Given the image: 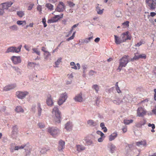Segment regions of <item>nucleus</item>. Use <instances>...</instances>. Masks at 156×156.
I'll use <instances>...</instances> for the list:
<instances>
[{"instance_id": "nucleus-34", "label": "nucleus", "mask_w": 156, "mask_h": 156, "mask_svg": "<svg viewBox=\"0 0 156 156\" xmlns=\"http://www.w3.org/2000/svg\"><path fill=\"white\" fill-rule=\"evenodd\" d=\"M61 59H62V58H59L55 62V67H58V65L60 64V63L61 62Z\"/></svg>"}, {"instance_id": "nucleus-22", "label": "nucleus", "mask_w": 156, "mask_h": 156, "mask_svg": "<svg viewBox=\"0 0 156 156\" xmlns=\"http://www.w3.org/2000/svg\"><path fill=\"white\" fill-rule=\"evenodd\" d=\"M15 110L17 113L23 112H24L23 109L20 106L16 107Z\"/></svg>"}, {"instance_id": "nucleus-5", "label": "nucleus", "mask_w": 156, "mask_h": 156, "mask_svg": "<svg viewBox=\"0 0 156 156\" xmlns=\"http://www.w3.org/2000/svg\"><path fill=\"white\" fill-rule=\"evenodd\" d=\"M147 112L146 110L141 107H139L137 110V116L143 117L146 115Z\"/></svg>"}, {"instance_id": "nucleus-61", "label": "nucleus", "mask_w": 156, "mask_h": 156, "mask_svg": "<svg viewBox=\"0 0 156 156\" xmlns=\"http://www.w3.org/2000/svg\"><path fill=\"white\" fill-rule=\"evenodd\" d=\"M156 15V13L154 12H151L150 16L152 17H153Z\"/></svg>"}, {"instance_id": "nucleus-12", "label": "nucleus", "mask_w": 156, "mask_h": 156, "mask_svg": "<svg viewBox=\"0 0 156 156\" xmlns=\"http://www.w3.org/2000/svg\"><path fill=\"white\" fill-rule=\"evenodd\" d=\"M11 60L14 64H17L21 62V59L19 56H13L11 57Z\"/></svg>"}, {"instance_id": "nucleus-1", "label": "nucleus", "mask_w": 156, "mask_h": 156, "mask_svg": "<svg viewBox=\"0 0 156 156\" xmlns=\"http://www.w3.org/2000/svg\"><path fill=\"white\" fill-rule=\"evenodd\" d=\"M53 117L54 120L55 122L57 123H59L60 122V119H61V114L60 112L59 111L58 108L56 107H54L52 109Z\"/></svg>"}, {"instance_id": "nucleus-42", "label": "nucleus", "mask_w": 156, "mask_h": 156, "mask_svg": "<svg viewBox=\"0 0 156 156\" xmlns=\"http://www.w3.org/2000/svg\"><path fill=\"white\" fill-rule=\"evenodd\" d=\"M75 33L76 32H74L72 34V36L69 37V38H67V39H66V41H69L70 40L73 39H74V37H75Z\"/></svg>"}, {"instance_id": "nucleus-35", "label": "nucleus", "mask_w": 156, "mask_h": 156, "mask_svg": "<svg viewBox=\"0 0 156 156\" xmlns=\"http://www.w3.org/2000/svg\"><path fill=\"white\" fill-rule=\"evenodd\" d=\"M109 150L111 151V153H113L115 151V147L114 145L112 144H111V145H109Z\"/></svg>"}, {"instance_id": "nucleus-31", "label": "nucleus", "mask_w": 156, "mask_h": 156, "mask_svg": "<svg viewBox=\"0 0 156 156\" xmlns=\"http://www.w3.org/2000/svg\"><path fill=\"white\" fill-rule=\"evenodd\" d=\"M133 119H130V120H127V119H124V123L125 125H128L130 123H132L133 122Z\"/></svg>"}, {"instance_id": "nucleus-51", "label": "nucleus", "mask_w": 156, "mask_h": 156, "mask_svg": "<svg viewBox=\"0 0 156 156\" xmlns=\"http://www.w3.org/2000/svg\"><path fill=\"white\" fill-rule=\"evenodd\" d=\"M138 56H139V58H141L145 59L146 57V55L144 54H142L140 55H138Z\"/></svg>"}, {"instance_id": "nucleus-43", "label": "nucleus", "mask_w": 156, "mask_h": 156, "mask_svg": "<svg viewBox=\"0 0 156 156\" xmlns=\"http://www.w3.org/2000/svg\"><path fill=\"white\" fill-rule=\"evenodd\" d=\"M140 58L139 57V56L138 55H136V54H135L134 57H133V58L131 59H130V61H133L134 60H136Z\"/></svg>"}, {"instance_id": "nucleus-9", "label": "nucleus", "mask_w": 156, "mask_h": 156, "mask_svg": "<svg viewBox=\"0 0 156 156\" xmlns=\"http://www.w3.org/2000/svg\"><path fill=\"white\" fill-rule=\"evenodd\" d=\"M121 39L123 40V41L131 39L130 35L129 34L128 31L122 34L121 36Z\"/></svg>"}, {"instance_id": "nucleus-45", "label": "nucleus", "mask_w": 156, "mask_h": 156, "mask_svg": "<svg viewBox=\"0 0 156 156\" xmlns=\"http://www.w3.org/2000/svg\"><path fill=\"white\" fill-rule=\"evenodd\" d=\"M63 14H61L60 15H55V18H56L58 20V21L60 19L62 18V17H63Z\"/></svg>"}, {"instance_id": "nucleus-8", "label": "nucleus", "mask_w": 156, "mask_h": 156, "mask_svg": "<svg viewBox=\"0 0 156 156\" xmlns=\"http://www.w3.org/2000/svg\"><path fill=\"white\" fill-rule=\"evenodd\" d=\"M65 9L64 4L62 2H59L55 9V11L58 12H62Z\"/></svg>"}, {"instance_id": "nucleus-16", "label": "nucleus", "mask_w": 156, "mask_h": 156, "mask_svg": "<svg viewBox=\"0 0 156 156\" xmlns=\"http://www.w3.org/2000/svg\"><path fill=\"white\" fill-rule=\"evenodd\" d=\"M16 87V85L15 84L7 86L3 88V90L4 91H8L10 90L13 89L15 87Z\"/></svg>"}, {"instance_id": "nucleus-37", "label": "nucleus", "mask_w": 156, "mask_h": 156, "mask_svg": "<svg viewBox=\"0 0 156 156\" xmlns=\"http://www.w3.org/2000/svg\"><path fill=\"white\" fill-rule=\"evenodd\" d=\"M37 109H38V115L40 116L41 112V105L40 103H37Z\"/></svg>"}, {"instance_id": "nucleus-53", "label": "nucleus", "mask_w": 156, "mask_h": 156, "mask_svg": "<svg viewBox=\"0 0 156 156\" xmlns=\"http://www.w3.org/2000/svg\"><path fill=\"white\" fill-rule=\"evenodd\" d=\"M95 73H96V72L93 70H91L90 71V72H89V75L90 76H92Z\"/></svg>"}, {"instance_id": "nucleus-2", "label": "nucleus", "mask_w": 156, "mask_h": 156, "mask_svg": "<svg viewBox=\"0 0 156 156\" xmlns=\"http://www.w3.org/2000/svg\"><path fill=\"white\" fill-rule=\"evenodd\" d=\"M129 56L128 55H125L120 59L119 65L118 66L117 71L118 72L121 71V69L123 67H126V65L129 62Z\"/></svg>"}, {"instance_id": "nucleus-20", "label": "nucleus", "mask_w": 156, "mask_h": 156, "mask_svg": "<svg viewBox=\"0 0 156 156\" xmlns=\"http://www.w3.org/2000/svg\"><path fill=\"white\" fill-rule=\"evenodd\" d=\"M72 124L70 122H67L65 125V129L67 131H70L71 130Z\"/></svg>"}, {"instance_id": "nucleus-47", "label": "nucleus", "mask_w": 156, "mask_h": 156, "mask_svg": "<svg viewBox=\"0 0 156 156\" xmlns=\"http://www.w3.org/2000/svg\"><path fill=\"white\" fill-rule=\"evenodd\" d=\"M44 53H45L44 54V59H47L48 57H49V56H50V53H49V52H45Z\"/></svg>"}, {"instance_id": "nucleus-62", "label": "nucleus", "mask_w": 156, "mask_h": 156, "mask_svg": "<svg viewBox=\"0 0 156 156\" xmlns=\"http://www.w3.org/2000/svg\"><path fill=\"white\" fill-rule=\"evenodd\" d=\"M79 25V23L75 24L73 26H72V29H73L74 28H76V27H77Z\"/></svg>"}, {"instance_id": "nucleus-23", "label": "nucleus", "mask_w": 156, "mask_h": 156, "mask_svg": "<svg viewBox=\"0 0 156 156\" xmlns=\"http://www.w3.org/2000/svg\"><path fill=\"white\" fill-rule=\"evenodd\" d=\"M49 149L48 147H43L41 150V154H46V152L49 151Z\"/></svg>"}, {"instance_id": "nucleus-63", "label": "nucleus", "mask_w": 156, "mask_h": 156, "mask_svg": "<svg viewBox=\"0 0 156 156\" xmlns=\"http://www.w3.org/2000/svg\"><path fill=\"white\" fill-rule=\"evenodd\" d=\"M152 112H153V113L155 115H156V106L155 107V108H154V109L152 110Z\"/></svg>"}, {"instance_id": "nucleus-58", "label": "nucleus", "mask_w": 156, "mask_h": 156, "mask_svg": "<svg viewBox=\"0 0 156 156\" xmlns=\"http://www.w3.org/2000/svg\"><path fill=\"white\" fill-rule=\"evenodd\" d=\"M122 131H123V133H125L127 131V128L126 127H124L122 129Z\"/></svg>"}, {"instance_id": "nucleus-7", "label": "nucleus", "mask_w": 156, "mask_h": 156, "mask_svg": "<svg viewBox=\"0 0 156 156\" xmlns=\"http://www.w3.org/2000/svg\"><path fill=\"white\" fill-rule=\"evenodd\" d=\"M146 2L150 10H154L156 8V5L153 3V0H146Z\"/></svg>"}, {"instance_id": "nucleus-60", "label": "nucleus", "mask_w": 156, "mask_h": 156, "mask_svg": "<svg viewBox=\"0 0 156 156\" xmlns=\"http://www.w3.org/2000/svg\"><path fill=\"white\" fill-rule=\"evenodd\" d=\"M41 51H44V52H48V51H47L46 50L45 48L44 47H42V48H41Z\"/></svg>"}, {"instance_id": "nucleus-6", "label": "nucleus", "mask_w": 156, "mask_h": 156, "mask_svg": "<svg viewBox=\"0 0 156 156\" xmlns=\"http://www.w3.org/2000/svg\"><path fill=\"white\" fill-rule=\"evenodd\" d=\"M48 132L50 133L51 135L54 137L58 134L59 133L58 129L53 127H49L48 128Z\"/></svg>"}, {"instance_id": "nucleus-3", "label": "nucleus", "mask_w": 156, "mask_h": 156, "mask_svg": "<svg viewBox=\"0 0 156 156\" xmlns=\"http://www.w3.org/2000/svg\"><path fill=\"white\" fill-rule=\"evenodd\" d=\"M21 45H20L18 48L16 47H10L7 50L6 53L13 52L18 53L20 51Z\"/></svg>"}, {"instance_id": "nucleus-48", "label": "nucleus", "mask_w": 156, "mask_h": 156, "mask_svg": "<svg viewBox=\"0 0 156 156\" xmlns=\"http://www.w3.org/2000/svg\"><path fill=\"white\" fill-rule=\"evenodd\" d=\"M129 22L128 21H126V22L123 23H122V25L123 26V27H125L124 28H126V27H128L129 26Z\"/></svg>"}, {"instance_id": "nucleus-15", "label": "nucleus", "mask_w": 156, "mask_h": 156, "mask_svg": "<svg viewBox=\"0 0 156 156\" xmlns=\"http://www.w3.org/2000/svg\"><path fill=\"white\" fill-rule=\"evenodd\" d=\"M114 39H115V42L117 44H119L122 42H125L126 41H123L121 38L120 39L117 36L114 35Z\"/></svg>"}, {"instance_id": "nucleus-28", "label": "nucleus", "mask_w": 156, "mask_h": 156, "mask_svg": "<svg viewBox=\"0 0 156 156\" xmlns=\"http://www.w3.org/2000/svg\"><path fill=\"white\" fill-rule=\"evenodd\" d=\"M57 21H58V20L56 18H55V16H54L52 18V19L48 20L47 22L48 23H53L54 22H56Z\"/></svg>"}, {"instance_id": "nucleus-44", "label": "nucleus", "mask_w": 156, "mask_h": 156, "mask_svg": "<svg viewBox=\"0 0 156 156\" xmlns=\"http://www.w3.org/2000/svg\"><path fill=\"white\" fill-rule=\"evenodd\" d=\"M28 66L30 67L34 68L35 67V66H36V64L33 62H30L28 63Z\"/></svg>"}, {"instance_id": "nucleus-30", "label": "nucleus", "mask_w": 156, "mask_h": 156, "mask_svg": "<svg viewBox=\"0 0 156 156\" xmlns=\"http://www.w3.org/2000/svg\"><path fill=\"white\" fill-rule=\"evenodd\" d=\"M33 53H35L38 55H40V51L37 48H32Z\"/></svg>"}, {"instance_id": "nucleus-21", "label": "nucleus", "mask_w": 156, "mask_h": 156, "mask_svg": "<svg viewBox=\"0 0 156 156\" xmlns=\"http://www.w3.org/2000/svg\"><path fill=\"white\" fill-rule=\"evenodd\" d=\"M117 136V134L116 133H114L109 136V140L112 141L114 140Z\"/></svg>"}, {"instance_id": "nucleus-57", "label": "nucleus", "mask_w": 156, "mask_h": 156, "mask_svg": "<svg viewBox=\"0 0 156 156\" xmlns=\"http://www.w3.org/2000/svg\"><path fill=\"white\" fill-rule=\"evenodd\" d=\"M154 99L156 101V89H154Z\"/></svg>"}, {"instance_id": "nucleus-11", "label": "nucleus", "mask_w": 156, "mask_h": 156, "mask_svg": "<svg viewBox=\"0 0 156 156\" xmlns=\"http://www.w3.org/2000/svg\"><path fill=\"white\" fill-rule=\"evenodd\" d=\"M28 94V92H20L18 91L16 92V95L17 97L21 99H23Z\"/></svg>"}, {"instance_id": "nucleus-25", "label": "nucleus", "mask_w": 156, "mask_h": 156, "mask_svg": "<svg viewBox=\"0 0 156 156\" xmlns=\"http://www.w3.org/2000/svg\"><path fill=\"white\" fill-rule=\"evenodd\" d=\"M100 8L99 7V5L98 4L96 7V11L98 14H101L103 12V9L101 10L100 9Z\"/></svg>"}, {"instance_id": "nucleus-27", "label": "nucleus", "mask_w": 156, "mask_h": 156, "mask_svg": "<svg viewBox=\"0 0 156 156\" xmlns=\"http://www.w3.org/2000/svg\"><path fill=\"white\" fill-rule=\"evenodd\" d=\"M17 134V128L16 126H15L13 127V130H12V135H16Z\"/></svg>"}, {"instance_id": "nucleus-64", "label": "nucleus", "mask_w": 156, "mask_h": 156, "mask_svg": "<svg viewBox=\"0 0 156 156\" xmlns=\"http://www.w3.org/2000/svg\"><path fill=\"white\" fill-rule=\"evenodd\" d=\"M10 28L11 29H16L17 28L16 26V25H14L11 27Z\"/></svg>"}, {"instance_id": "nucleus-32", "label": "nucleus", "mask_w": 156, "mask_h": 156, "mask_svg": "<svg viewBox=\"0 0 156 156\" xmlns=\"http://www.w3.org/2000/svg\"><path fill=\"white\" fill-rule=\"evenodd\" d=\"M85 142H86V144H87L88 145H90L93 144L92 141L88 138H86L85 139Z\"/></svg>"}, {"instance_id": "nucleus-39", "label": "nucleus", "mask_w": 156, "mask_h": 156, "mask_svg": "<svg viewBox=\"0 0 156 156\" xmlns=\"http://www.w3.org/2000/svg\"><path fill=\"white\" fill-rule=\"evenodd\" d=\"M17 23L19 25H25L26 24V22L25 21L18 20L17 21Z\"/></svg>"}, {"instance_id": "nucleus-18", "label": "nucleus", "mask_w": 156, "mask_h": 156, "mask_svg": "<svg viewBox=\"0 0 156 156\" xmlns=\"http://www.w3.org/2000/svg\"><path fill=\"white\" fill-rule=\"evenodd\" d=\"M65 143L63 141L61 140L58 143V150L61 151L64 148V144Z\"/></svg>"}, {"instance_id": "nucleus-33", "label": "nucleus", "mask_w": 156, "mask_h": 156, "mask_svg": "<svg viewBox=\"0 0 156 156\" xmlns=\"http://www.w3.org/2000/svg\"><path fill=\"white\" fill-rule=\"evenodd\" d=\"M148 127H151L152 129H151V132L152 133H154L155 132V131L154 130V129H155V125L154 124H151V123H149L148 124Z\"/></svg>"}, {"instance_id": "nucleus-59", "label": "nucleus", "mask_w": 156, "mask_h": 156, "mask_svg": "<svg viewBox=\"0 0 156 156\" xmlns=\"http://www.w3.org/2000/svg\"><path fill=\"white\" fill-rule=\"evenodd\" d=\"M67 76H68V78H72L73 77V74L72 73L71 74L67 75Z\"/></svg>"}, {"instance_id": "nucleus-49", "label": "nucleus", "mask_w": 156, "mask_h": 156, "mask_svg": "<svg viewBox=\"0 0 156 156\" xmlns=\"http://www.w3.org/2000/svg\"><path fill=\"white\" fill-rule=\"evenodd\" d=\"M38 126H39V127L40 129L44 128L45 127L44 124L42 122L39 123L38 124Z\"/></svg>"}, {"instance_id": "nucleus-56", "label": "nucleus", "mask_w": 156, "mask_h": 156, "mask_svg": "<svg viewBox=\"0 0 156 156\" xmlns=\"http://www.w3.org/2000/svg\"><path fill=\"white\" fill-rule=\"evenodd\" d=\"M4 12V10L2 8H0V15H2Z\"/></svg>"}, {"instance_id": "nucleus-29", "label": "nucleus", "mask_w": 156, "mask_h": 156, "mask_svg": "<svg viewBox=\"0 0 156 156\" xmlns=\"http://www.w3.org/2000/svg\"><path fill=\"white\" fill-rule=\"evenodd\" d=\"M17 14L19 17H22L25 15L24 12L22 11H20L17 12Z\"/></svg>"}, {"instance_id": "nucleus-36", "label": "nucleus", "mask_w": 156, "mask_h": 156, "mask_svg": "<svg viewBox=\"0 0 156 156\" xmlns=\"http://www.w3.org/2000/svg\"><path fill=\"white\" fill-rule=\"evenodd\" d=\"M77 66H76V65L75 66H72V67H71V68L72 69H80V64H79V63H77Z\"/></svg>"}, {"instance_id": "nucleus-41", "label": "nucleus", "mask_w": 156, "mask_h": 156, "mask_svg": "<svg viewBox=\"0 0 156 156\" xmlns=\"http://www.w3.org/2000/svg\"><path fill=\"white\" fill-rule=\"evenodd\" d=\"M93 37L91 36L90 37H88V38H87L85 39L84 40V41H83V42H85V43H88L90 41V40H91V39H92Z\"/></svg>"}, {"instance_id": "nucleus-14", "label": "nucleus", "mask_w": 156, "mask_h": 156, "mask_svg": "<svg viewBox=\"0 0 156 156\" xmlns=\"http://www.w3.org/2000/svg\"><path fill=\"white\" fill-rule=\"evenodd\" d=\"M146 121L144 119H142L140 121L135 123V126L137 128L142 127V126L146 124Z\"/></svg>"}, {"instance_id": "nucleus-55", "label": "nucleus", "mask_w": 156, "mask_h": 156, "mask_svg": "<svg viewBox=\"0 0 156 156\" xmlns=\"http://www.w3.org/2000/svg\"><path fill=\"white\" fill-rule=\"evenodd\" d=\"M105 137V136H101V137L98 138V141L99 142H102L103 140V139Z\"/></svg>"}, {"instance_id": "nucleus-24", "label": "nucleus", "mask_w": 156, "mask_h": 156, "mask_svg": "<svg viewBox=\"0 0 156 156\" xmlns=\"http://www.w3.org/2000/svg\"><path fill=\"white\" fill-rule=\"evenodd\" d=\"M146 144L145 140L136 142V145L137 146H139L140 145L145 146L146 145Z\"/></svg>"}, {"instance_id": "nucleus-40", "label": "nucleus", "mask_w": 156, "mask_h": 156, "mask_svg": "<svg viewBox=\"0 0 156 156\" xmlns=\"http://www.w3.org/2000/svg\"><path fill=\"white\" fill-rule=\"evenodd\" d=\"M118 82L116 83V91H117V93L119 94L121 93V90L120 89V88H119V87H118Z\"/></svg>"}, {"instance_id": "nucleus-50", "label": "nucleus", "mask_w": 156, "mask_h": 156, "mask_svg": "<svg viewBox=\"0 0 156 156\" xmlns=\"http://www.w3.org/2000/svg\"><path fill=\"white\" fill-rule=\"evenodd\" d=\"M97 134L98 135H100L101 136V137H105L104 136V134H103V133L102 132H101L100 131H97Z\"/></svg>"}, {"instance_id": "nucleus-17", "label": "nucleus", "mask_w": 156, "mask_h": 156, "mask_svg": "<svg viewBox=\"0 0 156 156\" xmlns=\"http://www.w3.org/2000/svg\"><path fill=\"white\" fill-rule=\"evenodd\" d=\"M74 99L75 101L78 102H81L83 101V98L81 96V93L76 95Z\"/></svg>"}, {"instance_id": "nucleus-46", "label": "nucleus", "mask_w": 156, "mask_h": 156, "mask_svg": "<svg viewBox=\"0 0 156 156\" xmlns=\"http://www.w3.org/2000/svg\"><path fill=\"white\" fill-rule=\"evenodd\" d=\"M92 88L94 89L96 92L98 91V89H99L98 86L96 84L93 85V86H92Z\"/></svg>"}, {"instance_id": "nucleus-10", "label": "nucleus", "mask_w": 156, "mask_h": 156, "mask_svg": "<svg viewBox=\"0 0 156 156\" xmlns=\"http://www.w3.org/2000/svg\"><path fill=\"white\" fill-rule=\"evenodd\" d=\"M12 4V2H5L0 5V8H2L4 10L7 9L9 7L11 6Z\"/></svg>"}, {"instance_id": "nucleus-54", "label": "nucleus", "mask_w": 156, "mask_h": 156, "mask_svg": "<svg viewBox=\"0 0 156 156\" xmlns=\"http://www.w3.org/2000/svg\"><path fill=\"white\" fill-rule=\"evenodd\" d=\"M68 3L69 6L70 7H73L75 5V4L71 2H68Z\"/></svg>"}, {"instance_id": "nucleus-19", "label": "nucleus", "mask_w": 156, "mask_h": 156, "mask_svg": "<svg viewBox=\"0 0 156 156\" xmlns=\"http://www.w3.org/2000/svg\"><path fill=\"white\" fill-rule=\"evenodd\" d=\"M76 148H77V151L79 152L85 150V147L82 145L78 144L76 145Z\"/></svg>"}, {"instance_id": "nucleus-13", "label": "nucleus", "mask_w": 156, "mask_h": 156, "mask_svg": "<svg viewBox=\"0 0 156 156\" xmlns=\"http://www.w3.org/2000/svg\"><path fill=\"white\" fill-rule=\"evenodd\" d=\"M46 104L49 106H53L54 103L53 100L51 98V96L49 94H48V98L46 100Z\"/></svg>"}, {"instance_id": "nucleus-38", "label": "nucleus", "mask_w": 156, "mask_h": 156, "mask_svg": "<svg viewBox=\"0 0 156 156\" xmlns=\"http://www.w3.org/2000/svg\"><path fill=\"white\" fill-rule=\"evenodd\" d=\"M46 6L49 9H50L51 10H53V6L50 3H48L46 5Z\"/></svg>"}, {"instance_id": "nucleus-4", "label": "nucleus", "mask_w": 156, "mask_h": 156, "mask_svg": "<svg viewBox=\"0 0 156 156\" xmlns=\"http://www.w3.org/2000/svg\"><path fill=\"white\" fill-rule=\"evenodd\" d=\"M67 98V94L66 93L61 94L60 98H59L58 100V105H62L66 101Z\"/></svg>"}, {"instance_id": "nucleus-52", "label": "nucleus", "mask_w": 156, "mask_h": 156, "mask_svg": "<svg viewBox=\"0 0 156 156\" xmlns=\"http://www.w3.org/2000/svg\"><path fill=\"white\" fill-rule=\"evenodd\" d=\"M143 90V88L141 87H139L137 88H136V91L137 92H142Z\"/></svg>"}, {"instance_id": "nucleus-26", "label": "nucleus", "mask_w": 156, "mask_h": 156, "mask_svg": "<svg viewBox=\"0 0 156 156\" xmlns=\"http://www.w3.org/2000/svg\"><path fill=\"white\" fill-rule=\"evenodd\" d=\"M87 124L89 125L93 126H95L96 125V122L93 120L91 119L88 120L87 121Z\"/></svg>"}]
</instances>
